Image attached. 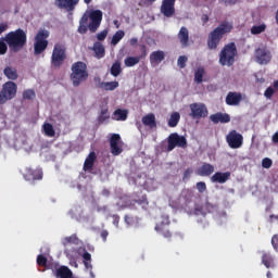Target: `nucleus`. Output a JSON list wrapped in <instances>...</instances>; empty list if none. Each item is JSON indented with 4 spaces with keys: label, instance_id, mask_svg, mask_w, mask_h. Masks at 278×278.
Returning <instances> with one entry per match:
<instances>
[{
    "label": "nucleus",
    "instance_id": "38",
    "mask_svg": "<svg viewBox=\"0 0 278 278\" xmlns=\"http://www.w3.org/2000/svg\"><path fill=\"white\" fill-rule=\"evenodd\" d=\"M264 31H266V24L254 25L251 28L252 36H257L260 34H264Z\"/></svg>",
    "mask_w": 278,
    "mask_h": 278
},
{
    "label": "nucleus",
    "instance_id": "48",
    "mask_svg": "<svg viewBox=\"0 0 278 278\" xmlns=\"http://www.w3.org/2000/svg\"><path fill=\"white\" fill-rule=\"evenodd\" d=\"M108 118H110V115L108 114V110H102L98 117L99 123H105Z\"/></svg>",
    "mask_w": 278,
    "mask_h": 278
},
{
    "label": "nucleus",
    "instance_id": "42",
    "mask_svg": "<svg viewBox=\"0 0 278 278\" xmlns=\"http://www.w3.org/2000/svg\"><path fill=\"white\" fill-rule=\"evenodd\" d=\"M23 99L26 101H31V99H36V91L34 89H27L23 92Z\"/></svg>",
    "mask_w": 278,
    "mask_h": 278
},
{
    "label": "nucleus",
    "instance_id": "5",
    "mask_svg": "<svg viewBox=\"0 0 278 278\" xmlns=\"http://www.w3.org/2000/svg\"><path fill=\"white\" fill-rule=\"evenodd\" d=\"M88 29L92 34L101 27V21H103V12L101 10H91L87 11L83 15V23H88Z\"/></svg>",
    "mask_w": 278,
    "mask_h": 278
},
{
    "label": "nucleus",
    "instance_id": "63",
    "mask_svg": "<svg viewBox=\"0 0 278 278\" xmlns=\"http://www.w3.org/2000/svg\"><path fill=\"white\" fill-rule=\"evenodd\" d=\"M8 30V25L5 23L0 24V35L3 34V31Z\"/></svg>",
    "mask_w": 278,
    "mask_h": 278
},
{
    "label": "nucleus",
    "instance_id": "18",
    "mask_svg": "<svg viewBox=\"0 0 278 278\" xmlns=\"http://www.w3.org/2000/svg\"><path fill=\"white\" fill-rule=\"evenodd\" d=\"M177 38L182 49H186V47H190V31L186 28V26H182L180 28V30L178 31Z\"/></svg>",
    "mask_w": 278,
    "mask_h": 278
},
{
    "label": "nucleus",
    "instance_id": "64",
    "mask_svg": "<svg viewBox=\"0 0 278 278\" xmlns=\"http://www.w3.org/2000/svg\"><path fill=\"white\" fill-rule=\"evenodd\" d=\"M271 140L275 144H278V132H275L271 137Z\"/></svg>",
    "mask_w": 278,
    "mask_h": 278
},
{
    "label": "nucleus",
    "instance_id": "35",
    "mask_svg": "<svg viewBox=\"0 0 278 278\" xmlns=\"http://www.w3.org/2000/svg\"><path fill=\"white\" fill-rule=\"evenodd\" d=\"M125 38V30H117L111 40V45H113V47H116V45L118 43V41H121L122 39Z\"/></svg>",
    "mask_w": 278,
    "mask_h": 278
},
{
    "label": "nucleus",
    "instance_id": "50",
    "mask_svg": "<svg viewBox=\"0 0 278 278\" xmlns=\"http://www.w3.org/2000/svg\"><path fill=\"white\" fill-rule=\"evenodd\" d=\"M118 142H121V135L113 134L110 139V146L118 144Z\"/></svg>",
    "mask_w": 278,
    "mask_h": 278
},
{
    "label": "nucleus",
    "instance_id": "26",
    "mask_svg": "<svg viewBox=\"0 0 278 278\" xmlns=\"http://www.w3.org/2000/svg\"><path fill=\"white\" fill-rule=\"evenodd\" d=\"M55 277L56 278H73V270H71V268H68L67 266L62 265L55 270Z\"/></svg>",
    "mask_w": 278,
    "mask_h": 278
},
{
    "label": "nucleus",
    "instance_id": "12",
    "mask_svg": "<svg viewBox=\"0 0 278 278\" xmlns=\"http://www.w3.org/2000/svg\"><path fill=\"white\" fill-rule=\"evenodd\" d=\"M21 173L25 181H30L31 184H34V181L42 180V169L25 167L23 170H21Z\"/></svg>",
    "mask_w": 278,
    "mask_h": 278
},
{
    "label": "nucleus",
    "instance_id": "13",
    "mask_svg": "<svg viewBox=\"0 0 278 278\" xmlns=\"http://www.w3.org/2000/svg\"><path fill=\"white\" fill-rule=\"evenodd\" d=\"M226 141L228 142V147H230V149H240L244 142V137H242L240 132L231 130L227 135Z\"/></svg>",
    "mask_w": 278,
    "mask_h": 278
},
{
    "label": "nucleus",
    "instance_id": "2",
    "mask_svg": "<svg viewBox=\"0 0 278 278\" xmlns=\"http://www.w3.org/2000/svg\"><path fill=\"white\" fill-rule=\"evenodd\" d=\"M233 29V26L229 22H222L218 27L213 29L208 34L207 47L211 50L218 49V45L223 40L225 34H229Z\"/></svg>",
    "mask_w": 278,
    "mask_h": 278
},
{
    "label": "nucleus",
    "instance_id": "15",
    "mask_svg": "<svg viewBox=\"0 0 278 278\" xmlns=\"http://www.w3.org/2000/svg\"><path fill=\"white\" fill-rule=\"evenodd\" d=\"M175 1L177 0H163L161 4V14L170 18L175 16Z\"/></svg>",
    "mask_w": 278,
    "mask_h": 278
},
{
    "label": "nucleus",
    "instance_id": "43",
    "mask_svg": "<svg viewBox=\"0 0 278 278\" xmlns=\"http://www.w3.org/2000/svg\"><path fill=\"white\" fill-rule=\"evenodd\" d=\"M88 31V23H84V16L79 21L78 34H86Z\"/></svg>",
    "mask_w": 278,
    "mask_h": 278
},
{
    "label": "nucleus",
    "instance_id": "19",
    "mask_svg": "<svg viewBox=\"0 0 278 278\" xmlns=\"http://www.w3.org/2000/svg\"><path fill=\"white\" fill-rule=\"evenodd\" d=\"M210 121L214 123V125H218V123L226 124L231 123V116H229L227 113L217 112L210 115Z\"/></svg>",
    "mask_w": 278,
    "mask_h": 278
},
{
    "label": "nucleus",
    "instance_id": "17",
    "mask_svg": "<svg viewBox=\"0 0 278 278\" xmlns=\"http://www.w3.org/2000/svg\"><path fill=\"white\" fill-rule=\"evenodd\" d=\"M56 8L65 10L66 12H74L75 8L79 5V0H55Z\"/></svg>",
    "mask_w": 278,
    "mask_h": 278
},
{
    "label": "nucleus",
    "instance_id": "22",
    "mask_svg": "<svg viewBox=\"0 0 278 278\" xmlns=\"http://www.w3.org/2000/svg\"><path fill=\"white\" fill-rule=\"evenodd\" d=\"M242 101V93L230 91L226 96V104L227 105H240Z\"/></svg>",
    "mask_w": 278,
    "mask_h": 278
},
{
    "label": "nucleus",
    "instance_id": "61",
    "mask_svg": "<svg viewBox=\"0 0 278 278\" xmlns=\"http://www.w3.org/2000/svg\"><path fill=\"white\" fill-rule=\"evenodd\" d=\"M201 21H202L203 25H207V23L210 21V16L207 14H203L201 17Z\"/></svg>",
    "mask_w": 278,
    "mask_h": 278
},
{
    "label": "nucleus",
    "instance_id": "6",
    "mask_svg": "<svg viewBox=\"0 0 278 278\" xmlns=\"http://www.w3.org/2000/svg\"><path fill=\"white\" fill-rule=\"evenodd\" d=\"M49 30L47 29H39L37 35L35 36V43H34V53L35 55H40L43 51L47 50L49 47Z\"/></svg>",
    "mask_w": 278,
    "mask_h": 278
},
{
    "label": "nucleus",
    "instance_id": "55",
    "mask_svg": "<svg viewBox=\"0 0 278 278\" xmlns=\"http://www.w3.org/2000/svg\"><path fill=\"white\" fill-rule=\"evenodd\" d=\"M271 247L276 253H278V235H274L271 238Z\"/></svg>",
    "mask_w": 278,
    "mask_h": 278
},
{
    "label": "nucleus",
    "instance_id": "44",
    "mask_svg": "<svg viewBox=\"0 0 278 278\" xmlns=\"http://www.w3.org/2000/svg\"><path fill=\"white\" fill-rule=\"evenodd\" d=\"M195 188L200 194H203V192H207V185L204 181H199L195 184Z\"/></svg>",
    "mask_w": 278,
    "mask_h": 278
},
{
    "label": "nucleus",
    "instance_id": "8",
    "mask_svg": "<svg viewBox=\"0 0 278 278\" xmlns=\"http://www.w3.org/2000/svg\"><path fill=\"white\" fill-rule=\"evenodd\" d=\"M154 229L156 233L165 238L167 242L173 240V232L170 231V218L167 215H162L161 222L155 225Z\"/></svg>",
    "mask_w": 278,
    "mask_h": 278
},
{
    "label": "nucleus",
    "instance_id": "21",
    "mask_svg": "<svg viewBox=\"0 0 278 278\" xmlns=\"http://www.w3.org/2000/svg\"><path fill=\"white\" fill-rule=\"evenodd\" d=\"M195 174L199 177H210L214 174V165L210 163H203L197 170Z\"/></svg>",
    "mask_w": 278,
    "mask_h": 278
},
{
    "label": "nucleus",
    "instance_id": "57",
    "mask_svg": "<svg viewBox=\"0 0 278 278\" xmlns=\"http://www.w3.org/2000/svg\"><path fill=\"white\" fill-rule=\"evenodd\" d=\"M140 50H141V55L139 58H140V60H142V59L147 58V55H148L147 46L141 45Z\"/></svg>",
    "mask_w": 278,
    "mask_h": 278
},
{
    "label": "nucleus",
    "instance_id": "11",
    "mask_svg": "<svg viewBox=\"0 0 278 278\" xmlns=\"http://www.w3.org/2000/svg\"><path fill=\"white\" fill-rule=\"evenodd\" d=\"M186 149L188 147V140L186 137L180 136L177 132H173L167 138V151H174L175 148Z\"/></svg>",
    "mask_w": 278,
    "mask_h": 278
},
{
    "label": "nucleus",
    "instance_id": "60",
    "mask_svg": "<svg viewBox=\"0 0 278 278\" xmlns=\"http://www.w3.org/2000/svg\"><path fill=\"white\" fill-rule=\"evenodd\" d=\"M103 242H108V237L110 236V232L108 230H102L100 233Z\"/></svg>",
    "mask_w": 278,
    "mask_h": 278
},
{
    "label": "nucleus",
    "instance_id": "37",
    "mask_svg": "<svg viewBox=\"0 0 278 278\" xmlns=\"http://www.w3.org/2000/svg\"><path fill=\"white\" fill-rule=\"evenodd\" d=\"M121 73H123V68L121 67V62L116 61L111 66V75H113V77H118Z\"/></svg>",
    "mask_w": 278,
    "mask_h": 278
},
{
    "label": "nucleus",
    "instance_id": "53",
    "mask_svg": "<svg viewBox=\"0 0 278 278\" xmlns=\"http://www.w3.org/2000/svg\"><path fill=\"white\" fill-rule=\"evenodd\" d=\"M262 166L264 168H270L273 166V160L269 157H265L262 160Z\"/></svg>",
    "mask_w": 278,
    "mask_h": 278
},
{
    "label": "nucleus",
    "instance_id": "24",
    "mask_svg": "<svg viewBox=\"0 0 278 278\" xmlns=\"http://www.w3.org/2000/svg\"><path fill=\"white\" fill-rule=\"evenodd\" d=\"M164 58H166V54L162 50L154 51L150 54V64H160L164 62Z\"/></svg>",
    "mask_w": 278,
    "mask_h": 278
},
{
    "label": "nucleus",
    "instance_id": "27",
    "mask_svg": "<svg viewBox=\"0 0 278 278\" xmlns=\"http://www.w3.org/2000/svg\"><path fill=\"white\" fill-rule=\"evenodd\" d=\"M92 51L94 52V58H97V60H102V58H105V47H103V43L99 41L94 42Z\"/></svg>",
    "mask_w": 278,
    "mask_h": 278
},
{
    "label": "nucleus",
    "instance_id": "36",
    "mask_svg": "<svg viewBox=\"0 0 278 278\" xmlns=\"http://www.w3.org/2000/svg\"><path fill=\"white\" fill-rule=\"evenodd\" d=\"M113 115L115 116V121H125L127 118L128 112L127 110L117 109L114 111Z\"/></svg>",
    "mask_w": 278,
    "mask_h": 278
},
{
    "label": "nucleus",
    "instance_id": "14",
    "mask_svg": "<svg viewBox=\"0 0 278 278\" xmlns=\"http://www.w3.org/2000/svg\"><path fill=\"white\" fill-rule=\"evenodd\" d=\"M216 210V205L212 204L210 201H206L202 204H194L193 214L194 216H207Z\"/></svg>",
    "mask_w": 278,
    "mask_h": 278
},
{
    "label": "nucleus",
    "instance_id": "34",
    "mask_svg": "<svg viewBox=\"0 0 278 278\" xmlns=\"http://www.w3.org/2000/svg\"><path fill=\"white\" fill-rule=\"evenodd\" d=\"M83 262L87 270H92V255L89 252L83 254Z\"/></svg>",
    "mask_w": 278,
    "mask_h": 278
},
{
    "label": "nucleus",
    "instance_id": "16",
    "mask_svg": "<svg viewBox=\"0 0 278 278\" xmlns=\"http://www.w3.org/2000/svg\"><path fill=\"white\" fill-rule=\"evenodd\" d=\"M255 60L257 64H268L273 60V55L266 48H257L255 50Z\"/></svg>",
    "mask_w": 278,
    "mask_h": 278
},
{
    "label": "nucleus",
    "instance_id": "7",
    "mask_svg": "<svg viewBox=\"0 0 278 278\" xmlns=\"http://www.w3.org/2000/svg\"><path fill=\"white\" fill-rule=\"evenodd\" d=\"M18 87L16 83L9 80L2 85V89L0 91V105L8 103V101H12L14 97H16V91Z\"/></svg>",
    "mask_w": 278,
    "mask_h": 278
},
{
    "label": "nucleus",
    "instance_id": "45",
    "mask_svg": "<svg viewBox=\"0 0 278 278\" xmlns=\"http://www.w3.org/2000/svg\"><path fill=\"white\" fill-rule=\"evenodd\" d=\"M111 153L112 155H121L123 153V148L118 147V144H111Z\"/></svg>",
    "mask_w": 278,
    "mask_h": 278
},
{
    "label": "nucleus",
    "instance_id": "10",
    "mask_svg": "<svg viewBox=\"0 0 278 278\" xmlns=\"http://www.w3.org/2000/svg\"><path fill=\"white\" fill-rule=\"evenodd\" d=\"M189 116L193 118V121H201V118H207L210 111L207 110V105L202 102H194L189 105Z\"/></svg>",
    "mask_w": 278,
    "mask_h": 278
},
{
    "label": "nucleus",
    "instance_id": "1",
    "mask_svg": "<svg viewBox=\"0 0 278 278\" xmlns=\"http://www.w3.org/2000/svg\"><path fill=\"white\" fill-rule=\"evenodd\" d=\"M3 40L7 42L12 53H18V51L23 50L27 45V33H25L23 28H17L16 30L8 33Z\"/></svg>",
    "mask_w": 278,
    "mask_h": 278
},
{
    "label": "nucleus",
    "instance_id": "56",
    "mask_svg": "<svg viewBox=\"0 0 278 278\" xmlns=\"http://www.w3.org/2000/svg\"><path fill=\"white\" fill-rule=\"evenodd\" d=\"M105 38H108V30H102L97 34L98 40L103 41V40H105Z\"/></svg>",
    "mask_w": 278,
    "mask_h": 278
},
{
    "label": "nucleus",
    "instance_id": "54",
    "mask_svg": "<svg viewBox=\"0 0 278 278\" xmlns=\"http://www.w3.org/2000/svg\"><path fill=\"white\" fill-rule=\"evenodd\" d=\"M273 94H275V89L273 87H268L264 92L266 99H273Z\"/></svg>",
    "mask_w": 278,
    "mask_h": 278
},
{
    "label": "nucleus",
    "instance_id": "32",
    "mask_svg": "<svg viewBox=\"0 0 278 278\" xmlns=\"http://www.w3.org/2000/svg\"><path fill=\"white\" fill-rule=\"evenodd\" d=\"M118 86H119V84L116 80L108 81V83L102 81L99 84V88H102L103 90H110V91L116 90V88H118Z\"/></svg>",
    "mask_w": 278,
    "mask_h": 278
},
{
    "label": "nucleus",
    "instance_id": "33",
    "mask_svg": "<svg viewBox=\"0 0 278 278\" xmlns=\"http://www.w3.org/2000/svg\"><path fill=\"white\" fill-rule=\"evenodd\" d=\"M124 64L128 68H131L132 66H136V64H140V56H127L124 60Z\"/></svg>",
    "mask_w": 278,
    "mask_h": 278
},
{
    "label": "nucleus",
    "instance_id": "47",
    "mask_svg": "<svg viewBox=\"0 0 278 278\" xmlns=\"http://www.w3.org/2000/svg\"><path fill=\"white\" fill-rule=\"evenodd\" d=\"M135 202H137L138 205H141V207H147L149 205V200L147 199V195H142L138 200H135Z\"/></svg>",
    "mask_w": 278,
    "mask_h": 278
},
{
    "label": "nucleus",
    "instance_id": "30",
    "mask_svg": "<svg viewBox=\"0 0 278 278\" xmlns=\"http://www.w3.org/2000/svg\"><path fill=\"white\" fill-rule=\"evenodd\" d=\"M179 199H182L185 203H192V199H194V192H192L191 189H182Z\"/></svg>",
    "mask_w": 278,
    "mask_h": 278
},
{
    "label": "nucleus",
    "instance_id": "28",
    "mask_svg": "<svg viewBox=\"0 0 278 278\" xmlns=\"http://www.w3.org/2000/svg\"><path fill=\"white\" fill-rule=\"evenodd\" d=\"M262 264L265 268H275V257L269 252H263Z\"/></svg>",
    "mask_w": 278,
    "mask_h": 278
},
{
    "label": "nucleus",
    "instance_id": "3",
    "mask_svg": "<svg viewBox=\"0 0 278 278\" xmlns=\"http://www.w3.org/2000/svg\"><path fill=\"white\" fill-rule=\"evenodd\" d=\"M71 81L75 88L81 86L89 77L88 65L85 62L77 61L71 67Z\"/></svg>",
    "mask_w": 278,
    "mask_h": 278
},
{
    "label": "nucleus",
    "instance_id": "39",
    "mask_svg": "<svg viewBox=\"0 0 278 278\" xmlns=\"http://www.w3.org/2000/svg\"><path fill=\"white\" fill-rule=\"evenodd\" d=\"M43 131L46 136H48L49 138H53L55 136V129L53 128V125H51L50 123L43 124Z\"/></svg>",
    "mask_w": 278,
    "mask_h": 278
},
{
    "label": "nucleus",
    "instance_id": "52",
    "mask_svg": "<svg viewBox=\"0 0 278 278\" xmlns=\"http://www.w3.org/2000/svg\"><path fill=\"white\" fill-rule=\"evenodd\" d=\"M37 264L39 266H47V257L45 255H42V254H39L37 256Z\"/></svg>",
    "mask_w": 278,
    "mask_h": 278
},
{
    "label": "nucleus",
    "instance_id": "62",
    "mask_svg": "<svg viewBox=\"0 0 278 278\" xmlns=\"http://www.w3.org/2000/svg\"><path fill=\"white\" fill-rule=\"evenodd\" d=\"M97 212H102L103 214H105V212H108V206L103 205V206H100L98 205L97 206Z\"/></svg>",
    "mask_w": 278,
    "mask_h": 278
},
{
    "label": "nucleus",
    "instance_id": "25",
    "mask_svg": "<svg viewBox=\"0 0 278 278\" xmlns=\"http://www.w3.org/2000/svg\"><path fill=\"white\" fill-rule=\"evenodd\" d=\"M94 162H97V153L94 151L90 152L89 155L86 157L84 163V170H92L94 167Z\"/></svg>",
    "mask_w": 278,
    "mask_h": 278
},
{
    "label": "nucleus",
    "instance_id": "58",
    "mask_svg": "<svg viewBox=\"0 0 278 278\" xmlns=\"http://www.w3.org/2000/svg\"><path fill=\"white\" fill-rule=\"evenodd\" d=\"M219 3H225L226 5H236L238 0H219Z\"/></svg>",
    "mask_w": 278,
    "mask_h": 278
},
{
    "label": "nucleus",
    "instance_id": "51",
    "mask_svg": "<svg viewBox=\"0 0 278 278\" xmlns=\"http://www.w3.org/2000/svg\"><path fill=\"white\" fill-rule=\"evenodd\" d=\"M186 62H188V56L180 55L178 58V66H179V68H186Z\"/></svg>",
    "mask_w": 278,
    "mask_h": 278
},
{
    "label": "nucleus",
    "instance_id": "40",
    "mask_svg": "<svg viewBox=\"0 0 278 278\" xmlns=\"http://www.w3.org/2000/svg\"><path fill=\"white\" fill-rule=\"evenodd\" d=\"M203 75H205V68L199 67L194 73L195 84H203Z\"/></svg>",
    "mask_w": 278,
    "mask_h": 278
},
{
    "label": "nucleus",
    "instance_id": "59",
    "mask_svg": "<svg viewBox=\"0 0 278 278\" xmlns=\"http://www.w3.org/2000/svg\"><path fill=\"white\" fill-rule=\"evenodd\" d=\"M124 220H125L126 225H134V217L132 216L125 215Z\"/></svg>",
    "mask_w": 278,
    "mask_h": 278
},
{
    "label": "nucleus",
    "instance_id": "4",
    "mask_svg": "<svg viewBox=\"0 0 278 278\" xmlns=\"http://www.w3.org/2000/svg\"><path fill=\"white\" fill-rule=\"evenodd\" d=\"M236 55H238V48L236 42H230L222 49L219 53V64L222 66H233L236 62Z\"/></svg>",
    "mask_w": 278,
    "mask_h": 278
},
{
    "label": "nucleus",
    "instance_id": "9",
    "mask_svg": "<svg viewBox=\"0 0 278 278\" xmlns=\"http://www.w3.org/2000/svg\"><path fill=\"white\" fill-rule=\"evenodd\" d=\"M64 60H66V47L62 43H55L51 56L52 66L60 68L64 64Z\"/></svg>",
    "mask_w": 278,
    "mask_h": 278
},
{
    "label": "nucleus",
    "instance_id": "29",
    "mask_svg": "<svg viewBox=\"0 0 278 278\" xmlns=\"http://www.w3.org/2000/svg\"><path fill=\"white\" fill-rule=\"evenodd\" d=\"M3 75H5L10 81H16V79H18V71L12 66L4 67Z\"/></svg>",
    "mask_w": 278,
    "mask_h": 278
},
{
    "label": "nucleus",
    "instance_id": "41",
    "mask_svg": "<svg viewBox=\"0 0 278 278\" xmlns=\"http://www.w3.org/2000/svg\"><path fill=\"white\" fill-rule=\"evenodd\" d=\"M79 242V238H77V235H72L70 237H65L63 240V244H77Z\"/></svg>",
    "mask_w": 278,
    "mask_h": 278
},
{
    "label": "nucleus",
    "instance_id": "49",
    "mask_svg": "<svg viewBox=\"0 0 278 278\" xmlns=\"http://www.w3.org/2000/svg\"><path fill=\"white\" fill-rule=\"evenodd\" d=\"M192 173H194V170L192 169V167L187 168V169L184 172L182 181H188V179H190Z\"/></svg>",
    "mask_w": 278,
    "mask_h": 278
},
{
    "label": "nucleus",
    "instance_id": "46",
    "mask_svg": "<svg viewBox=\"0 0 278 278\" xmlns=\"http://www.w3.org/2000/svg\"><path fill=\"white\" fill-rule=\"evenodd\" d=\"M8 53V42L5 40L0 39V55H5Z\"/></svg>",
    "mask_w": 278,
    "mask_h": 278
},
{
    "label": "nucleus",
    "instance_id": "31",
    "mask_svg": "<svg viewBox=\"0 0 278 278\" xmlns=\"http://www.w3.org/2000/svg\"><path fill=\"white\" fill-rule=\"evenodd\" d=\"M181 121V114L179 112H173L167 121L168 127H177Z\"/></svg>",
    "mask_w": 278,
    "mask_h": 278
},
{
    "label": "nucleus",
    "instance_id": "23",
    "mask_svg": "<svg viewBox=\"0 0 278 278\" xmlns=\"http://www.w3.org/2000/svg\"><path fill=\"white\" fill-rule=\"evenodd\" d=\"M141 123L150 129H155L157 127V122L155 121V114L149 113L144 115L141 119Z\"/></svg>",
    "mask_w": 278,
    "mask_h": 278
},
{
    "label": "nucleus",
    "instance_id": "20",
    "mask_svg": "<svg viewBox=\"0 0 278 278\" xmlns=\"http://www.w3.org/2000/svg\"><path fill=\"white\" fill-rule=\"evenodd\" d=\"M231 177L230 172H216L212 177L211 181L212 184H227Z\"/></svg>",
    "mask_w": 278,
    "mask_h": 278
}]
</instances>
